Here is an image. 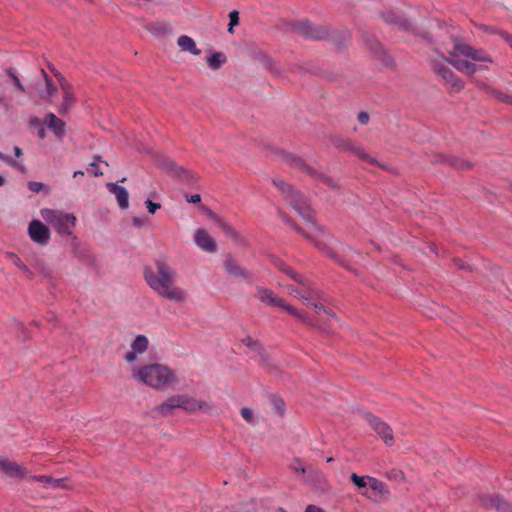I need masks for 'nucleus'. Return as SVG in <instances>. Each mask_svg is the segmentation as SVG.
<instances>
[{
	"mask_svg": "<svg viewBox=\"0 0 512 512\" xmlns=\"http://www.w3.org/2000/svg\"><path fill=\"white\" fill-rule=\"evenodd\" d=\"M155 267L156 270L150 267H146L144 270V279L147 285L163 298L174 302H184L186 293L174 284L176 272L164 260H157Z\"/></svg>",
	"mask_w": 512,
	"mask_h": 512,
	"instance_id": "1",
	"label": "nucleus"
},
{
	"mask_svg": "<svg viewBox=\"0 0 512 512\" xmlns=\"http://www.w3.org/2000/svg\"><path fill=\"white\" fill-rule=\"evenodd\" d=\"M445 60L456 70L467 75H473L477 71L488 70L487 66L477 65L475 62H492L491 56L484 50L476 49L469 44L459 41L454 42Z\"/></svg>",
	"mask_w": 512,
	"mask_h": 512,
	"instance_id": "2",
	"label": "nucleus"
},
{
	"mask_svg": "<svg viewBox=\"0 0 512 512\" xmlns=\"http://www.w3.org/2000/svg\"><path fill=\"white\" fill-rule=\"evenodd\" d=\"M131 377L155 390H165L179 384L176 371L168 365L160 363L134 366L131 369Z\"/></svg>",
	"mask_w": 512,
	"mask_h": 512,
	"instance_id": "3",
	"label": "nucleus"
},
{
	"mask_svg": "<svg viewBox=\"0 0 512 512\" xmlns=\"http://www.w3.org/2000/svg\"><path fill=\"white\" fill-rule=\"evenodd\" d=\"M176 409H180L186 413H212V407L208 403L199 401L187 394L171 395L160 403L155 411L159 414H172L176 412Z\"/></svg>",
	"mask_w": 512,
	"mask_h": 512,
	"instance_id": "4",
	"label": "nucleus"
},
{
	"mask_svg": "<svg viewBox=\"0 0 512 512\" xmlns=\"http://www.w3.org/2000/svg\"><path fill=\"white\" fill-rule=\"evenodd\" d=\"M274 184L285 195V200L307 222L313 223V213L304 196L293 189L291 185L282 180L274 181Z\"/></svg>",
	"mask_w": 512,
	"mask_h": 512,
	"instance_id": "5",
	"label": "nucleus"
},
{
	"mask_svg": "<svg viewBox=\"0 0 512 512\" xmlns=\"http://www.w3.org/2000/svg\"><path fill=\"white\" fill-rule=\"evenodd\" d=\"M42 218L50 224L61 235H71L76 224V217L71 213H64L59 210L42 209Z\"/></svg>",
	"mask_w": 512,
	"mask_h": 512,
	"instance_id": "6",
	"label": "nucleus"
},
{
	"mask_svg": "<svg viewBox=\"0 0 512 512\" xmlns=\"http://www.w3.org/2000/svg\"><path fill=\"white\" fill-rule=\"evenodd\" d=\"M284 160L285 162L296 168V169H299L300 171L310 175L311 177H316L318 176L319 177V180L325 184L326 186L330 187V188H335L336 187V184L334 182L333 179H331L330 177L328 176H324V175H318L316 173V171L310 167L308 164H306L304 162V160H302L301 158L297 157V156H294L292 154H285L284 155Z\"/></svg>",
	"mask_w": 512,
	"mask_h": 512,
	"instance_id": "7",
	"label": "nucleus"
},
{
	"mask_svg": "<svg viewBox=\"0 0 512 512\" xmlns=\"http://www.w3.org/2000/svg\"><path fill=\"white\" fill-rule=\"evenodd\" d=\"M28 234L33 242L41 246L47 245L50 240L49 229L37 219H34L29 223Z\"/></svg>",
	"mask_w": 512,
	"mask_h": 512,
	"instance_id": "8",
	"label": "nucleus"
},
{
	"mask_svg": "<svg viewBox=\"0 0 512 512\" xmlns=\"http://www.w3.org/2000/svg\"><path fill=\"white\" fill-rule=\"evenodd\" d=\"M55 76L58 79L60 88L63 93V101L59 110V113H65L69 110L76 102L74 90L72 85L66 80V78L59 72H55Z\"/></svg>",
	"mask_w": 512,
	"mask_h": 512,
	"instance_id": "9",
	"label": "nucleus"
},
{
	"mask_svg": "<svg viewBox=\"0 0 512 512\" xmlns=\"http://www.w3.org/2000/svg\"><path fill=\"white\" fill-rule=\"evenodd\" d=\"M480 504L488 509H496L498 512H511L512 506L498 494H482L479 496Z\"/></svg>",
	"mask_w": 512,
	"mask_h": 512,
	"instance_id": "10",
	"label": "nucleus"
},
{
	"mask_svg": "<svg viewBox=\"0 0 512 512\" xmlns=\"http://www.w3.org/2000/svg\"><path fill=\"white\" fill-rule=\"evenodd\" d=\"M298 32L307 39L320 40L328 35L326 28L314 26L310 21L304 20L297 24Z\"/></svg>",
	"mask_w": 512,
	"mask_h": 512,
	"instance_id": "11",
	"label": "nucleus"
},
{
	"mask_svg": "<svg viewBox=\"0 0 512 512\" xmlns=\"http://www.w3.org/2000/svg\"><path fill=\"white\" fill-rule=\"evenodd\" d=\"M224 270L228 275L243 281H250L253 276L250 271L230 256H228L224 261Z\"/></svg>",
	"mask_w": 512,
	"mask_h": 512,
	"instance_id": "12",
	"label": "nucleus"
},
{
	"mask_svg": "<svg viewBox=\"0 0 512 512\" xmlns=\"http://www.w3.org/2000/svg\"><path fill=\"white\" fill-rule=\"evenodd\" d=\"M369 425L387 445H392L394 438L392 428L388 423L382 418H369Z\"/></svg>",
	"mask_w": 512,
	"mask_h": 512,
	"instance_id": "13",
	"label": "nucleus"
},
{
	"mask_svg": "<svg viewBox=\"0 0 512 512\" xmlns=\"http://www.w3.org/2000/svg\"><path fill=\"white\" fill-rule=\"evenodd\" d=\"M194 241L200 249L208 253H215L217 251V245L214 239L207 233L205 229H197L195 231Z\"/></svg>",
	"mask_w": 512,
	"mask_h": 512,
	"instance_id": "14",
	"label": "nucleus"
},
{
	"mask_svg": "<svg viewBox=\"0 0 512 512\" xmlns=\"http://www.w3.org/2000/svg\"><path fill=\"white\" fill-rule=\"evenodd\" d=\"M148 339L144 335H138L131 344V351L124 355V359L132 363L137 359V354H142L148 347Z\"/></svg>",
	"mask_w": 512,
	"mask_h": 512,
	"instance_id": "15",
	"label": "nucleus"
},
{
	"mask_svg": "<svg viewBox=\"0 0 512 512\" xmlns=\"http://www.w3.org/2000/svg\"><path fill=\"white\" fill-rule=\"evenodd\" d=\"M155 163L158 167L165 169L169 173L175 174L180 178H186V175L188 174V171H186L184 168L178 166L173 160L158 155L155 159Z\"/></svg>",
	"mask_w": 512,
	"mask_h": 512,
	"instance_id": "16",
	"label": "nucleus"
},
{
	"mask_svg": "<svg viewBox=\"0 0 512 512\" xmlns=\"http://www.w3.org/2000/svg\"><path fill=\"white\" fill-rule=\"evenodd\" d=\"M0 471L9 477L22 478L26 475V469L17 462L8 459L0 460Z\"/></svg>",
	"mask_w": 512,
	"mask_h": 512,
	"instance_id": "17",
	"label": "nucleus"
},
{
	"mask_svg": "<svg viewBox=\"0 0 512 512\" xmlns=\"http://www.w3.org/2000/svg\"><path fill=\"white\" fill-rule=\"evenodd\" d=\"M256 298L263 303L272 306L283 305V299L277 297L271 290L263 287H258L256 289Z\"/></svg>",
	"mask_w": 512,
	"mask_h": 512,
	"instance_id": "18",
	"label": "nucleus"
},
{
	"mask_svg": "<svg viewBox=\"0 0 512 512\" xmlns=\"http://www.w3.org/2000/svg\"><path fill=\"white\" fill-rule=\"evenodd\" d=\"M107 187L109 191L115 195L118 205L122 209H126L129 205V195L127 190L124 187L119 186L115 183H108Z\"/></svg>",
	"mask_w": 512,
	"mask_h": 512,
	"instance_id": "19",
	"label": "nucleus"
},
{
	"mask_svg": "<svg viewBox=\"0 0 512 512\" xmlns=\"http://www.w3.org/2000/svg\"><path fill=\"white\" fill-rule=\"evenodd\" d=\"M46 124L54 132L57 138L61 139L65 135V123L53 113L46 115Z\"/></svg>",
	"mask_w": 512,
	"mask_h": 512,
	"instance_id": "20",
	"label": "nucleus"
},
{
	"mask_svg": "<svg viewBox=\"0 0 512 512\" xmlns=\"http://www.w3.org/2000/svg\"><path fill=\"white\" fill-rule=\"evenodd\" d=\"M301 292H299V298L304 300L307 304L316 300L318 292L315 287L302 277Z\"/></svg>",
	"mask_w": 512,
	"mask_h": 512,
	"instance_id": "21",
	"label": "nucleus"
},
{
	"mask_svg": "<svg viewBox=\"0 0 512 512\" xmlns=\"http://www.w3.org/2000/svg\"><path fill=\"white\" fill-rule=\"evenodd\" d=\"M177 44L182 51L190 52L193 55H199L201 53V50L197 48L195 41L187 35L179 36Z\"/></svg>",
	"mask_w": 512,
	"mask_h": 512,
	"instance_id": "22",
	"label": "nucleus"
},
{
	"mask_svg": "<svg viewBox=\"0 0 512 512\" xmlns=\"http://www.w3.org/2000/svg\"><path fill=\"white\" fill-rule=\"evenodd\" d=\"M273 264L280 271L291 277L295 282L302 283V276L296 273L290 266L284 263L281 259L275 258L273 260Z\"/></svg>",
	"mask_w": 512,
	"mask_h": 512,
	"instance_id": "23",
	"label": "nucleus"
},
{
	"mask_svg": "<svg viewBox=\"0 0 512 512\" xmlns=\"http://www.w3.org/2000/svg\"><path fill=\"white\" fill-rule=\"evenodd\" d=\"M42 74H43L44 79H45V88L39 90V96L42 99L47 100V99H49L50 97H52L53 95L56 94L57 87L54 85V83L48 77V75L46 74V72L44 70H42Z\"/></svg>",
	"mask_w": 512,
	"mask_h": 512,
	"instance_id": "24",
	"label": "nucleus"
},
{
	"mask_svg": "<svg viewBox=\"0 0 512 512\" xmlns=\"http://www.w3.org/2000/svg\"><path fill=\"white\" fill-rule=\"evenodd\" d=\"M433 70L441 76L443 80L448 81L455 73L443 63L433 62Z\"/></svg>",
	"mask_w": 512,
	"mask_h": 512,
	"instance_id": "25",
	"label": "nucleus"
},
{
	"mask_svg": "<svg viewBox=\"0 0 512 512\" xmlns=\"http://www.w3.org/2000/svg\"><path fill=\"white\" fill-rule=\"evenodd\" d=\"M315 245L318 249L325 251L332 259H334L337 263L340 265L346 267L349 269V266L345 259H343L342 256H339L337 253L332 251L330 248H328L325 244H322L321 242H315Z\"/></svg>",
	"mask_w": 512,
	"mask_h": 512,
	"instance_id": "26",
	"label": "nucleus"
},
{
	"mask_svg": "<svg viewBox=\"0 0 512 512\" xmlns=\"http://www.w3.org/2000/svg\"><path fill=\"white\" fill-rule=\"evenodd\" d=\"M367 484H368L367 487H369L375 493V495H377V494L383 495L388 492L386 490L384 483H382L381 481H379L376 478L368 477Z\"/></svg>",
	"mask_w": 512,
	"mask_h": 512,
	"instance_id": "27",
	"label": "nucleus"
},
{
	"mask_svg": "<svg viewBox=\"0 0 512 512\" xmlns=\"http://www.w3.org/2000/svg\"><path fill=\"white\" fill-rule=\"evenodd\" d=\"M224 61H225V56L222 53L217 52V53L212 54L207 59V64H208L210 69L217 70V69L220 68V66L222 65V63Z\"/></svg>",
	"mask_w": 512,
	"mask_h": 512,
	"instance_id": "28",
	"label": "nucleus"
},
{
	"mask_svg": "<svg viewBox=\"0 0 512 512\" xmlns=\"http://www.w3.org/2000/svg\"><path fill=\"white\" fill-rule=\"evenodd\" d=\"M344 147L346 149L352 150L356 155H358L363 160H366L367 162H369L371 164H377V161L374 158L367 155L362 148L353 146L348 142H345Z\"/></svg>",
	"mask_w": 512,
	"mask_h": 512,
	"instance_id": "29",
	"label": "nucleus"
},
{
	"mask_svg": "<svg viewBox=\"0 0 512 512\" xmlns=\"http://www.w3.org/2000/svg\"><path fill=\"white\" fill-rule=\"evenodd\" d=\"M147 30L155 36H162L167 32V25L162 22H152L147 25Z\"/></svg>",
	"mask_w": 512,
	"mask_h": 512,
	"instance_id": "30",
	"label": "nucleus"
},
{
	"mask_svg": "<svg viewBox=\"0 0 512 512\" xmlns=\"http://www.w3.org/2000/svg\"><path fill=\"white\" fill-rule=\"evenodd\" d=\"M269 399H270L271 404L274 407L273 413L278 414V415H282L285 413V403L281 397L273 394L270 396Z\"/></svg>",
	"mask_w": 512,
	"mask_h": 512,
	"instance_id": "31",
	"label": "nucleus"
},
{
	"mask_svg": "<svg viewBox=\"0 0 512 512\" xmlns=\"http://www.w3.org/2000/svg\"><path fill=\"white\" fill-rule=\"evenodd\" d=\"M277 307L282 308L283 310H285L289 314L299 318L303 322H307L308 321L307 316H306V314L304 312L297 310L292 305L286 304V302L284 300H283V305H278Z\"/></svg>",
	"mask_w": 512,
	"mask_h": 512,
	"instance_id": "32",
	"label": "nucleus"
},
{
	"mask_svg": "<svg viewBox=\"0 0 512 512\" xmlns=\"http://www.w3.org/2000/svg\"><path fill=\"white\" fill-rule=\"evenodd\" d=\"M217 225L225 233V235L227 237H230V238H236L237 237L236 231L227 222H225V221H223L221 219H218L217 220Z\"/></svg>",
	"mask_w": 512,
	"mask_h": 512,
	"instance_id": "33",
	"label": "nucleus"
},
{
	"mask_svg": "<svg viewBox=\"0 0 512 512\" xmlns=\"http://www.w3.org/2000/svg\"><path fill=\"white\" fill-rule=\"evenodd\" d=\"M217 225L225 233V235L227 237H230V238H236L237 237L236 231L227 222H225V221H223L221 219H218L217 220Z\"/></svg>",
	"mask_w": 512,
	"mask_h": 512,
	"instance_id": "34",
	"label": "nucleus"
},
{
	"mask_svg": "<svg viewBox=\"0 0 512 512\" xmlns=\"http://www.w3.org/2000/svg\"><path fill=\"white\" fill-rule=\"evenodd\" d=\"M446 83L448 85H450V87L455 92H459L464 88L463 81L456 74H454L451 78H449L448 81H446Z\"/></svg>",
	"mask_w": 512,
	"mask_h": 512,
	"instance_id": "35",
	"label": "nucleus"
},
{
	"mask_svg": "<svg viewBox=\"0 0 512 512\" xmlns=\"http://www.w3.org/2000/svg\"><path fill=\"white\" fill-rule=\"evenodd\" d=\"M364 41L365 43L367 44V46L374 52H378V51H381V44L379 43V41L372 35L370 36H366L364 38Z\"/></svg>",
	"mask_w": 512,
	"mask_h": 512,
	"instance_id": "36",
	"label": "nucleus"
},
{
	"mask_svg": "<svg viewBox=\"0 0 512 512\" xmlns=\"http://www.w3.org/2000/svg\"><path fill=\"white\" fill-rule=\"evenodd\" d=\"M309 304L314 308V310L317 313L323 312V313L327 314L331 318H335L336 317L335 314L333 313V311H331L330 309H327L324 305H322L321 303L316 302L315 300H313Z\"/></svg>",
	"mask_w": 512,
	"mask_h": 512,
	"instance_id": "37",
	"label": "nucleus"
},
{
	"mask_svg": "<svg viewBox=\"0 0 512 512\" xmlns=\"http://www.w3.org/2000/svg\"><path fill=\"white\" fill-rule=\"evenodd\" d=\"M351 481L354 485H356L358 488H365L367 487L368 477L359 476L355 473L351 474Z\"/></svg>",
	"mask_w": 512,
	"mask_h": 512,
	"instance_id": "38",
	"label": "nucleus"
},
{
	"mask_svg": "<svg viewBox=\"0 0 512 512\" xmlns=\"http://www.w3.org/2000/svg\"><path fill=\"white\" fill-rule=\"evenodd\" d=\"M489 93L493 97L497 98L498 100H500L502 102H507V103L512 104V97L502 93L501 91H498L495 89H489Z\"/></svg>",
	"mask_w": 512,
	"mask_h": 512,
	"instance_id": "39",
	"label": "nucleus"
},
{
	"mask_svg": "<svg viewBox=\"0 0 512 512\" xmlns=\"http://www.w3.org/2000/svg\"><path fill=\"white\" fill-rule=\"evenodd\" d=\"M229 19H230V22H229V25H228V31L230 33H233L234 26L239 24V13H238V11H236V10L231 11L230 14H229Z\"/></svg>",
	"mask_w": 512,
	"mask_h": 512,
	"instance_id": "40",
	"label": "nucleus"
},
{
	"mask_svg": "<svg viewBox=\"0 0 512 512\" xmlns=\"http://www.w3.org/2000/svg\"><path fill=\"white\" fill-rule=\"evenodd\" d=\"M38 480L42 481V482L45 481V482L51 484L54 487H59L60 483L63 481V479H54V478L49 477V476H40V477H38Z\"/></svg>",
	"mask_w": 512,
	"mask_h": 512,
	"instance_id": "41",
	"label": "nucleus"
},
{
	"mask_svg": "<svg viewBox=\"0 0 512 512\" xmlns=\"http://www.w3.org/2000/svg\"><path fill=\"white\" fill-rule=\"evenodd\" d=\"M87 172L96 177L103 175V172L100 170L98 164L95 161L89 165Z\"/></svg>",
	"mask_w": 512,
	"mask_h": 512,
	"instance_id": "42",
	"label": "nucleus"
},
{
	"mask_svg": "<svg viewBox=\"0 0 512 512\" xmlns=\"http://www.w3.org/2000/svg\"><path fill=\"white\" fill-rule=\"evenodd\" d=\"M291 468L295 471V472H298V471H301L302 473H306L307 472V469L302 465V463L300 462V460L296 459L292 464H291Z\"/></svg>",
	"mask_w": 512,
	"mask_h": 512,
	"instance_id": "43",
	"label": "nucleus"
},
{
	"mask_svg": "<svg viewBox=\"0 0 512 512\" xmlns=\"http://www.w3.org/2000/svg\"><path fill=\"white\" fill-rule=\"evenodd\" d=\"M7 164L10 165L11 167H14L20 171H24L25 170V167L23 165L22 162H18V161H15L14 159H7Z\"/></svg>",
	"mask_w": 512,
	"mask_h": 512,
	"instance_id": "44",
	"label": "nucleus"
},
{
	"mask_svg": "<svg viewBox=\"0 0 512 512\" xmlns=\"http://www.w3.org/2000/svg\"><path fill=\"white\" fill-rule=\"evenodd\" d=\"M145 204H146V207H147L148 211H149L150 213H152V214H153V213H155V212H156V210L160 208V204H158V203H154V202H152L151 200H147V201L145 202Z\"/></svg>",
	"mask_w": 512,
	"mask_h": 512,
	"instance_id": "45",
	"label": "nucleus"
},
{
	"mask_svg": "<svg viewBox=\"0 0 512 512\" xmlns=\"http://www.w3.org/2000/svg\"><path fill=\"white\" fill-rule=\"evenodd\" d=\"M10 257L12 259L13 264L16 265L19 269L23 270L25 268L26 265L21 261V259L17 255L11 254Z\"/></svg>",
	"mask_w": 512,
	"mask_h": 512,
	"instance_id": "46",
	"label": "nucleus"
},
{
	"mask_svg": "<svg viewBox=\"0 0 512 512\" xmlns=\"http://www.w3.org/2000/svg\"><path fill=\"white\" fill-rule=\"evenodd\" d=\"M357 119L360 124L366 125L369 121V115L368 113L362 111L358 114Z\"/></svg>",
	"mask_w": 512,
	"mask_h": 512,
	"instance_id": "47",
	"label": "nucleus"
},
{
	"mask_svg": "<svg viewBox=\"0 0 512 512\" xmlns=\"http://www.w3.org/2000/svg\"><path fill=\"white\" fill-rule=\"evenodd\" d=\"M283 220H284L285 222H287V223L291 224V225L293 226V228H294L297 232H299V233L303 234L305 237L309 238V236H308L306 233H304V232L302 231V229H301V228H299L298 226H296V225L293 223V221H292V220H290L288 217L283 216Z\"/></svg>",
	"mask_w": 512,
	"mask_h": 512,
	"instance_id": "48",
	"label": "nucleus"
},
{
	"mask_svg": "<svg viewBox=\"0 0 512 512\" xmlns=\"http://www.w3.org/2000/svg\"><path fill=\"white\" fill-rule=\"evenodd\" d=\"M453 166H455L456 168L458 169H465V168H470L471 167V164L468 163V162H463V161H455L452 163Z\"/></svg>",
	"mask_w": 512,
	"mask_h": 512,
	"instance_id": "49",
	"label": "nucleus"
},
{
	"mask_svg": "<svg viewBox=\"0 0 512 512\" xmlns=\"http://www.w3.org/2000/svg\"><path fill=\"white\" fill-rule=\"evenodd\" d=\"M10 75H11V77H12V80H13L14 84L17 86V88H18L20 91H22V92H23V91H24V87H23V85H22V83H21L20 79H19L15 74H13V73H11Z\"/></svg>",
	"mask_w": 512,
	"mask_h": 512,
	"instance_id": "50",
	"label": "nucleus"
},
{
	"mask_svg": "<svg viewBox=\"0 0 512 512\" xmlns=\"http://www.w3.org/2000/svg\"><path fill=\"white\" fill-rule=\"evenodd\" d=\"M43 184L39 182H30L29 187L33 192H39L42 188Z\"/></svg>",
	"mask_w": 512,
	"mask_h": 512,
	"instance_id": "51",
	"label": "nucleus"
},
{
	"mask_svg": "<svg viewBox=\"0 0 512 512\" xmlns=\"http://www.w3.org/2000/svg\"><path fill=\"white\" fill-rule=\"evenodd\" d=\"M186 199L189 203L196 204L201 201V196L199 194H193L190 197L187 196Z\"/></svg>",
	"mask_w": 512,
	"mask_h": 512,
	"instance_id": "52",
	"label": "nucleus"
},
{
	"mask_svg": "<svg viewBox=\"0 0 512 512\" xmlns=\"http://www.w3.org/2000/svg\"><path fill=\"white\" fill-rule=\"evenodd\" d=\"M343 253H344V256H349L350 258H353V255L359 256V253L354 251L350 247L344 248Z\"/></svg>",
	"mask_w": 512,
	"mask_h": 512,
	"instance_id": "53",
	"label": "nucleus"
},
{
	"mask_svg": "<svg viewBox=\"0 0 512 512\" xmlns=\"http://www.w3.org/2000/svg\"><path fill=\"white\" fill-rule=\"evenodd\" d=\"M389 477H393L394 479H404V474L403 472L401 471H392L390 474H389Z\"/></svg>",
	"mask_w": 512,
	"mask_h": 512,
	"instance_id": "54",
	"label": "nucleus"
},
{
	"mask_svg": "<svg viewBox=\"0 0 512 512\" xmlns=\"http://www.w3.org/2000/svg\"><path fill=\"white\" fill-rule=\"evenodd\" d=\"M288 292H289L291 295H293V296H295V297L299 298V292H301V287H300V288H295V287H293V286H289V287H288Z\"/></svg>",
	"mask_w": 512,
	"mask_h": 512,
	"instance_id": "55",
	"label": "nucleus"
},
{
	"mask_svg": "<svg viewBox=\"0 0 512 512\" xmlns=\"http://www.w3.org/2000/svg\"><path fill=\"white\" fill-rule=\"evenodd\" d=\"M305 512H325L322 508H319L315 505H308L306 507Z\"/></svg>",
	"mask_w": 512,
	"mask_h": 512,
	"instance_id": "56",
	"label": "nucleus"
},
{
	"mask_svg": "<svg viewBox=\"0 0 512 512\" xmlns=\"http://www.w3.org/2000/svg\"><path fill=\"white\" fill-rule=\"evenodd\" d=\"M243 343L249 347L258 346V344L256 342H254L251 337H246L245 339H243Z\"/></svg>",
	"mask_w": 512,
	"mask_h": 512,
	"instance_id": "57",
	"label": "nucleus"
},
{
	"mask_svg": "<svg viewBox=\"0 0 512 512\" xmlns=\"http://www.w3.org/2000/svg\"><path fill=\"white\" fill-rule=\"evenodd\" d=\"M241 416H252V411L248 407H243L241 409Z\"/></svg>",
	"mask_w": 512,
	"mask_h": 512,
	"instance_id": "58",
	"label": "nucleus"
},
{
	"mask_svg": "<svg viewBox=\"0 0 512 512\" xmlns=\"http://www.w3.org/2000/svg\"><path fill=\"white\" fill-rule=\"evenodd\" d=\"M22 271L25 273L27 278H29V279L32 278L33 273L27 266H25V268Z\"/></svg>",
	"mask_w": 512,
	"mask_h": 512,
	"instance_id": "59",
	"label": "nucleus"
},
{
	"mask_svg": "<svg viewBox=\"0 0 512 512\" xmlns=\"http://www.w3.org/2000/svg\"><path fill=\"white\" fill-rule=\"evenodd\" d=\"M14 154L16 157H20L22 155V149L18 146L14 147Z\"/></svg>",
	"mask_w": 512,
	"mask_h": 512,
	"instance_id": "60",
	"label": "nucleus"
},
{
	"mask_svg": "<svg viewBox=\"0 0 512 512\" xmlns=\"http://www.w3.org/2000/svg\"><path fill=\"white\" fill-rule=\"evenodd\" d=\"M133 224H134V226H136V227H140V226L142 225V221H141V220H139L138 218H134V219H133Z\"/></svg>",
	"mask_w": 512,
	"mask_h": 512,
	"instance_id": "61",
	"label": "nucleus"
},
{
	"mask_svg": "<svg viewBox=\"0 0 512 512\" xmlns=\"http://www.w3.org/2000/svg\"><path fill=\"white\" fill-rule=\"evenodd\" d=\"M0 159L7 163V159H11V157L0 152Z\"/></svg>",
	"mask_w": 512,
	"mask_h": 512,
	"instance_id": "62",
	"label": "nucleus"
},
{
	"mask_svg": "<svg viewBox=\"0 0 512 512\" xmlns=\"http://www.w3.org/2000/svg\"><path fill=\"white\" fill-rule=\"evenodd\" d=\"M80 175H81V176H83V175H84V172H83V171H81V170H78V171H75V172H74L73 177H74V178H76V177H78V176H80Z\"/></svg>",
	"mask_w": 512,
	"mask_h": 512,
	"instance_id": "63",
	"label": "nucleus"
},
{
	"mask_svg": "<svg viewBox=\"0 0 512 512\" xmlns=\"http://www.w3.org/2000/svg\"><path fill=\"white\" fill-rule=\"evenodd\" d=\"M505 39L509 43V45L512 47V35H506Z\"/></svg>",
	"mask_w": 512,
	"mask_h": 512,
	"instance_id": "64",
	"label": "nucleus"
}]
</instances>
